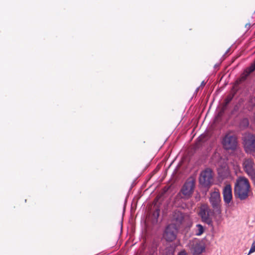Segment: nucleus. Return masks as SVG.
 I'll use <instances>...</instances> for the list:
<instances>
[{
  "mask_svg": "<svg viewBox=\"0 0 255 255\" xmlns=\"http://www.w3.org/2000/svg\"><path fill=\"white\" fill-rule=\"evenodd\" d=\"M245 151L248 154L255 152V135L251 133L247 134L244 137Z\"/></svg>",
  "mask_w": 255,
  "mask_h": 255,
  "instance_id": "39448f33",
  "label": "nucleus"
},
{
  "mask_svg": "<svg viewBox=\"0 0 255 255\" xmlns=\"http://www.w3.org/2000/svg\"><path fill=\"white\" fill-rule=\"evenodd\" d=\"M214 212L206 205H203L200 209L199 215L202 221L210 225L212 224V217Z\"/></svg>",
  "mask_w": 255,
  "mask_h": 255,
  "instance_id": "0eeeda50",
  "label": "nucleus"
},
{
  "mask_svg": "<svg viewBox=\"0 0 255 255\" xmlns=\"http://www.w3.org/2000/svg\"><path fill=\"white\" fill-rule=\"evenodd\" d=\"M224 202L227 204L230 203L232 199V188L230 185H227L223 192Z\"/></svg>",
  "mask_w": 255,
  "mask_h": 255,
  "instance_id": "9b49d317",
  "label": "nucleus"
},
{
  "mask_svg": "<svg viewBox=\"0 0 255 255\" xmlns=\"http://www.w3.org/2000/svg\"><path fill=\"white\" fill-rule=\"evenodd\" d=\"M188 246L191 252L194 255H200L205 250L204 243L197 239L190 240Z\"/></svg>",
  "mask_w": 255,
  "mask_h": 255,
  "instance_id": "20e7f679",
  "label": "nucleus"
},
{
  "mask_svg": "<svg viewBox=\"0 0 255 255\" xmlns=\"http://www.w3.org/2000/svg\"><path fill=\"white\" fill-rule=\"evenodd\" d=\"M250 187L249 181L247 178L239 177L236 180L234 188L235 197L241 200L246 199L249 196Z\"/></svg>",
  "mask_w": 255,
  "mask_h": 255,
  "instance_id": "f257e3e1",
  "label": "nucleus"
},
{
  "mask_svg": "<svg viewBox=\"0 0 255 255\" xmlns=\"http://www.w3.org/2000/svg\"><path fill=\"white\" fill-rule=\"evenodd\" d=\"M204 232V228L203 226L200 224L196 225V229L195 230V235L196 236H201Z\"/></svg>",
  "mask_w": 255,
  "mask_h": 255,
  "instance_id": "4468645a",
  "label": "nucleus"
},
{
  "mask_svg": "<svg viewBox=\"0 0 255 255\" xmlns=\"http://www.w3.org/2000/svg\"><path fill=\"white\" fill-rule=\"evenodd\" d=\"M213 180L212 171L210 168H207L201 172L199 177V183L204 187L210 186Z\"/></svg>",
  "mask_w": 255,
  "mask_h": 255,
  "instance_id": "423d86ee",
  "label": "nucleus"
},
{
  "mask_svg": "<svg viewBox=\"0 0 255 255\" xmlns=\"http://www.w3.org/2000/svg\"><path fill=\"white\" fill-rule=\"evenodd\" d=\"M251 100H252L253 102H255V98H252V99H251Z\"/></svg>",
  "mask_w": 255,
  "mask_h": 255,
  "instance_id": "aec40b11",
  "label": "nucleus"
},
{
  "mask_svg": "<svg viewBox=\"0 0 255 255\" xmlns=\"http://www.w3.org/2000/svg\"><path fill=\"white\" fill-rule=\"evenodd\" d=\"M249 176L250 177L251 179H252L254 183V186H255V172L249 175Z\"/></svg>",
  "mask_w": 255,
  "mask_h": 255,
  "instance_id": "a211bd4d",
  "label": "nucleus"
},
{
  "mask_svg": "<svg viewBox=\"0 0 255 255\" xmlns=\"http://www.w3.org/2000/svg\"><path fill=\"white\" fill-rule=\"evenodd\" d=\"M195 187V179L192 177L188 178L180 190L181 198L186 199L190 198L194 192Z\"/></svg>",
  "mask_w": 255,
  "mask_h": 255,
  "instance_id": "f03ea898",
  "label": "nucleus"
},
{
  "mask_svg": "<svg viewBox=\"0 0 255 255\" xmlns=\"http://www.w3.org/2000/svg\"><path fill=\"white\" fill-rule=\"evenodd\" d=\"M221 197L220 193L218 191H214L211 194L210 202L214 210L218 213H221Z\"/></svg>",
  "mask_w": 255,
  "mask_h": 255,
  "instance_id": "6e6552de",
  "label": "nucleus"
},
{
  "mask_svg": "<svg viewBox=\"0 0 255 255\" xmlns=\"http://www.w3.org/2000/svg\"><path fill=\"white\" fill-rule=\"evenodd\" d=\"M241 125L244 128H247L249 125V122L248 119L245 118L243 119L241 123Z\"/></svg>",
  "mask_w": 255,
  "mask_h": 255,
  "instance_id": "2eb2a0df",
  "label": "nucleus"
},
{
  "mask_svg": "<svg viewBox=\"0 0 255 255\" xmlns=\"http://www.w3.org/2000/svg\"><path fill=\"white\" fill-rule=\"evenodd\" d=\"M222 143L225 149L234 150L238 146L237 137L234 133L229 132L223 138Z\"/></svg>",
  "mask_w": 255,
  "mask_h": 255,
  "instance_id": "7ed1b4c3",
  "label": "nucleus"
},
{
  "mask_svg": "<svg viewBox=\"0 0 255 255\" xmlns=\"http://www.w3.org/2000/svg\"><path fill=\"white\" fill-rule=\"evenodd\" d=\"M255 70V60L251 65V66L245 69L243 73L241 75L239 79V82L245 81L250 74Z\"/></svg>",
  "mask_w": 255,
  "mask_h": 255,
  "instance_id": "f8f14e48",
  "label": "nucleus"
},
{
  "mask_svg": "<svg viewBox=\"0 0 255 255\" xmlns=\"http://www.w3.org/2000/svg\"><path fill=\"white\" fill-rule=\"evenodd\" d=\"M234 97L233 95H229L225 99V106H226L232 100Z\"/></svg>",
  "mask_w": 255,
  "mask_h": 255,
  "instance_id": "dca6fc26",
  "label": "nucleus"
},
{
  "mask_svg": "<svg viewBox=\"0 0 255 255\" xmlns=\"http://www.w3.org/2000/svg\"><path fill=\"white\" fill-rule=\"evenodd\" d=\"M178 255H187V252L184 250H182L181 251H180L178 253Z\"/></svg>",
  "mask_w": 255,
  "mask_h": 255,
  "instance_id": "6ab92c4d",
  "label": "nucleus"
},
{
  "mask_svg": "<svg viewBox=\"0 0 255 255\" xmlns=\"http://www.w3.org/2000/svg\"><path fill=\"white\" fill-rule=\"evenodd\" d=\"M242 167L244 172L249 176L255 172V162L252 158H245L242 162Z\"/></svg>",
  "mask_w": 255,
  "mask_h": 255,
  "instance_id": "9d476101",
  "label": "nucleus"
},
{
  "mask_svg": "<svg viewBox=\"0 0 255 255\" xmlns=\"http://www.w3.org/2000/svg\"><path fill=\"white\" fill-rule=\"evenodd\" d=\"M255 252V241H254L252 244L251 248L249 251V254H251Z\"/></svg>",
  "mask_w": 255,
  "mask_h": 255,
  "instance_id": "f3484780",
  "label": "nucleus"
},
{
  "mask_svg": "<svg viewBox=\"0 0 255 255\" xmlns=\"http://www.w3.org/2000/svg\"><path fill=\"white\" fill-rule=\"evenodd\" d=\"M185 218L184 215L182 213L180 212H175L174 215V220L175 223L173 224L176 225L177 227L179 228L180 225L184 222Z\"/></svg>",
  "mask_w": 255,
  "mask_h": 255,
  "instance_id": "ddd939ff",
  "label": "nucleus"
},
{
  "mask_svg": "<svg viewBox=\"0 0 255 255\" xmlns=\"http://www.w3.org/2000/svg\"><path fill=\"white\" fill-rule=\"evenodd\" d=\"M179 228L176 225L170 224L165 229L164 237L166 241L172 242L176 238V235Z\"/></svg>",
  "mask_w": 255,
  "mask_h": 255,
  "instance_id": "1a4fd4ad",
  "label": "nucleus"
}]
</instances>
